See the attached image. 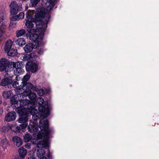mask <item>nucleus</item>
Returning <instances> with one entry per match:
<instances>
[{
	"mask_svg": "<svg viewBox=\"0 0 159 159\" xmlns=\"http://www.w3.org/2000/svg\"><path fill=\"white\" fill-rule=\"evenodd\" d=\"M34 11H30L27 12L26 13L27 20L26 21L25 25L27 26V30L30 33H32L34 30L32 29L33 27L32 22L35 23L37 30L39 31L40 29H41L42 27H44V25H46L47 26V23L50 18V15L48 14L44 18V21L42 20V19L44 17L47 12H49L43 7H39L37 8L34 18H33Z\"/></svg>",
	"mask_w": 159,
	"mask_h": 159,
	"instance_id": "nucleus-1",
	"label": "nucleus"
},
{
	"mask_svg": "<svg viewBox=\"0 0 159 159\" xmlns=\"http://www.w3.org/2000/svg\"><path fill=\"white\" fill-rule=\"evenodd\" d=\"M41 129L43 131L39 132L37 135V137L31 141L32 143L36 144L38 148H42L37 150L36 156L39 157H41L45 154L44 149L42 148L48 146L49 139L50 134L52 132V129L49 128L46 129Z\"/></svg>",
	"mask_w": 159,
	"mask_h": 159,
	"instance_id": "nucleus-2",
	"label": "nucleus"
},
{
	"mask_svg": "<svg viewBox=\"0 0 159 159\" xmlns=\"http://www.w3.org/2000/svg\"><path fill=\"white\" fill-rule=\"evenodd\" d=\"M38 101L39 105L44 103V106H40L38 107L39 111L41 112L42 116L43 117L39 121V128L40 129H47L48 128V122L46 119L49 115L50 110L48 103L44 102L43 99L41 97L38 99Z\"/></svg>",
	"mask_w": 159,
	"mask_h": 159,
	"instance_id": "nucleus-3",
	"label": "nucleus"
},
{
	"mask_svg": "<svg viewBox=\"0 0 159 159\" xmlns=\"http://www.w3.org/2000/svg\"><path fill=\"white\" fill-rule=\"evenodd\" d=\"M47 27L46 25H44V27H42L41 29H40L39 31L37 30V29H36L34 30L33 32H34L35 33L30 35V39L35 42V45H36V46L37 45H39L41 44L43 34Z\"/></svg>",
	"mask_w": 159,
	"mask_h": 159,
	"instance_id": "nucleus-4",
	"label": "nucleus"
},
{
	"mask_svg": "<svg viewBox=\"0 0 159 159\" xmlns=\"http://www.w3.org/2000/svg\"><path fill=\"white\" fill-rule=\"evenodd\" d=\"M13 70L12 65L6 59L3 58L0 61V71L5 70L6 72H9Z\"/></svg>",
	"mask_w": 159,
	"mask_h": 159,
	"instance_id": "nucleus-5",
	"label": "nucleus"
},
{
	"mask_svg": "<svg viewBox=\"0 0 159 159\" xmlns=\"http://www.w3.org/2000/svg\"><path fill=\"white\" fill-rule=\"evenodd\" d=\"M20 94L15 95L11 98V107L15 110L17 113H19L20 114H22V112L20 111L21 108L19 106V103H18V101L19 100V96Z\"/></svg>",
	"mask_w": 159,
	"mask_h": 159,
	"instance_id": "nucleus-6",
	"label": "nucleus"
},
{
	"mask_svg": "<svg viewBox=\"0 0 159 159\" xmlns=\"http://www.w3.org/2000/svg\"><path fill=\"white\" fill-rule=\"evenodd\" d=\"M10 12L11 15L16 14L19 11L22 10V5L18 4L14 1H12L10 5Z\"/></svg>",
	"mask_w": 159,
	"mask_h": 159,
	"instance_id": "nucleus-7",
	"label": "nucleus"
},
{
	"mask_svg": "<svg viewBox=\"0 0 159 159\" xmlns=\"http://www.w3.org/2000/svg\"><path fill=\"white\" fill-rule=\"evenodd\" d=\"M38 64L32 61H28L25 64L27 71L32 73H35L38 70Z\"/></svg>",
	"mask_w": 159,
	"mask_h": 159,
	"instance_id": "nucleus-8",
	"label": "nucleus"
},
{
	"mask_svg": "<svg viewBox=\"0 0 159 159\" xmlns=\"http://www.w3.org/2000/svg\"><path fill=\"white\" fill-rule=\"evenodd\" d=\"M13 76H10L9 77H6L2 79L0 83V85L1 86H7L8 88L12 87V84L13 83L12 80Z\"/></svg>",
	"mask_w": 159,
	"mask_h": 159,
	"instance_id": "nucleus-9",
	"label": "nucleus"
},
{
	"mask_svg": "<svg viewBox=\"0 0 159 159\" xmlns=\"http://www.w3.org/2000/svg\"><path fill=\"white\" fill-rule=\"evenodd\" d=\"M18 77L17 76L16 77V81L14 82L12 84V86L14 88H15L17 91L19 92L20 94H22V91L23 88H24V85L25 83L23 82H21V84L19 85V83L17 81H18Z\"/></svg>",
	"mask_w": 159,
	"mask_h": 159,
	"instance_id": "nucleus-10",
	"label": "nucleus"
},
{
	"mask_svg": "<svg viewBox=\"0 0 159 159\" xmlns=\"http://www.w3.org/2000/svg\"><path fill=\"white\" fill-rule=\"evenodd\" d=\"M20 111L22 112V114L18 113L20 116L19 119L17 120V121L19 123H22L26 122L28 120V115L26 111H25V110H20Z\"/></svg>",
	"mask_w": 159,
	"mask_h": 159,
	"instance_id": "nucleus-11",
	"label": "nucleus"
},
{
	"mask_svg": "<svg viewBox=\"0 0 159 159\" xmlns=\"http://www.w3.org/2000/svg\"><path fill=\"white\" fill-rule=\"evenodd\" d=\"M16 118V113L15 112L12 111L8 113L6 115L5 120L8 122L14 120Z\"/></svg>",
	"mask_w": 159,
	"mask_h": 159,
	"instance_id": "nucleus-12",
	"label": "nucleus"
},
{
	"mask_svg": "<svg viewBox=\"0 0 159 159\" xmlns=\"http://www.w3.org/2000/svg\"><path fill=\"white\" fill-rule=\"evenodd\" d=\"M30 124L28 126V131L31 132H34L36 134V132H38V126L34 124L32 122V120H30Z\"/></svg>",
	"mask_w": 159,
	"mask_h": 159,
	"instance_id": "nucleus-13",
	"label": "nucleus"
},
{
	"mask_svg": "<svg viewBox=\"0 0 159 159\" xmlns=\"http://www.w3.org/2000/svg\"><path fill=\"white\" fill-rule=\"evenodd\" d=\"M24 87L22 92V93L23 92V93H22V96L24 95L25 93H28V91H30V90L33 88V85L31 83H25Z\"/></svg>",
	"mask_w": 159,
	"mask_h": 159,
	"instance_id": "nucleus-14",
	"label": "nucleus"
},
{
	"mask_svg": "<svg viewBox=\"0 0 159 159\" xmlns=\"http://www.w3.org/2000/svg\"><path fill=\"white\" fill-rule=\"evenodd\" d=\"M20 103L19 106H20L21 110H25V111H26V109L25 108L24 106H26L28 105L30 102V101L27 99H23L20 100Z\"/></svg>",
	"mask_w": 159,
	"mask_h": 159,
	"instance_id": "nucleus-15",
	"label": "nucleus"
},
{
	"mask_svg": "<svg viewBox=\"0 0 159 159\" xmlns=\"http://www.w3.org/2000/svg\"><path fill=\"white\" fill-rule=\"evenodd\" d=\"M47 1L46 4L47 9L46 11H50L53 7L54 5V2L56 0H45Z\"/></svg>",
	"mask_w": 159,
	"mask_h": 159,
	"instance_id": "nucleus-16",
	"label": "nucleus"
},
{
	"mask_svg": "<svg viewBox=\"0 0 159 159\" xmlns=\"http://www.w3.org/2000/svg\"><path fill=\"white\" fill-rule=\"evenodd\" d=\"M12 141L17 147L20 146L22 144V141L21 138L16 136H14L12 138Z\"/></svg>",
	"mask_w": 159,
	"mask_h": 159,
	"instance_id": "nucleus-17",
	"label": "nucleus"
},
{
	"mask_svg": "<svg viewBox=\"0 0 159 159\" xmlns=\"http://www.w3.org/2000/svg\"><path fill=\"white\" fill-rule=\"evenodd\" d=\"M34 48V45L32 43H29L25 46L24 49L25 52L29 53L32 51Z\"/></svg>",
	"mask_w": 159,
	"mask_h": 159,
	"instance_id": "nucleus-18",
	"label": "nucleus"
},
{
	"mask_svg": "<svg viewBox=\"0 0 159 159\" xmlns=\"http://www.w3.org/2000/svg\"><path fill=\"white\" fill-rule=\"evenodd\" d=\"M12 44V42L11 40H8L6 42L4 47V50L5 52H8L11 49Z\"/></svg>",
	"mask_w": 159,
	"mask_h": 159,
	"instance_id": "nucleus-19",
	"label": "nucleus"
},
{
	"mask_svg": "<svg viewBox=\"0 0 159 159\" xmlns=\"http://www.w3.org/2000/svg\"><path fill=\"white\" fill-rule=\"evenodd\" d=\"M19 156L20 157L23 159L26 156L27 151L24 148L21 147L18 150Z\"/></svg>",
	"mask_w": 159,
	"mask_h": 159,
	"instance_id": "nucleus-20",
	"label": "nucleus"
},
{
	"mask_svg": "<svg viewBox=\"0 0 159 159\" xmlns=\"http://www.w3.org/2000/svg\"><path fill=\"white\" fill-rule=\"evenodd\" d=\"M12 65L15 68H22L24 66V64L23 62L18 61L16 62H13Z\"/></svg>",
	"mask_w": 159,
	"mask_h": 159,
	"instance_id": "nucleus-21",
	"label": "nucleus"
},
{
	"mask_svg": "<svg viewBox=\"0 0 159 159\" xmlns=\"http://www.w3.org/2000/svg\"><path fill=\"white\" fill-rule=\"evenodd\" d=\"M26 96H28L29 98L31 100H35L37 97L36 94L34 93L31 92L30 91H28V93H26Z\"/></svg>",
	"mask_w": 159,
	"mask_h": 159,
	"instance_id": "nucleus-22",
	"label": "nucleus"
},
{
	"mask_svg": "<svg viewBox=\"0 0 159 159\" xmlns=\"http://www.w3.org/2000/svg\"><path fill=\"white\" fill-rule=\"evenodd\" d=\"M12 93V92L11 91H4L2 93V95L4 98L7 99L11 96Z\"/></svg>",
	"mask_w": 159,
	"mask_h": 159,
	"instance_id": "nucleus-23",
	"label": "nucleus"
},
{
	"mask_svg": "<svg viewBox=\"0 0 159 159\" xmlns=\"http://www.w3.org/2000/svg\"><path fill=\"white\" fill-rule=\"evenodd\" d=\"M7 52L9 56L13 57L16 56L17 54V50L13 48L11 49Z\"/></svg>",
	"mask_w": 159,
	"mask_h": 159,
	"instance_id": "nucleus-24",
	"label": "nucleus"
},
{
	"mask_svg": "<svg viewBox=\"0 0 159 159\" xmlns=\"http://www.w3.org/2000/svg\"><path fill=\"white\" fill-rule=\"evenodd\" d=\"M34 56V54L31 53L29 54L25 55L23 57V61H27L29 60H30V61H31V60H32L33 59L32 56Z\"/></svg>",
	"mask_w": 159,
	"mask_h": 159,
	"instance_id": "nucleus-25",
	"label": "nucleus"
},
{
	"mask_svg": "<svg viewBox=\"0 0 159 159\" xmlns=\"http://www.w3.org/2000/svg\"><path fill=\"white\" fill-rule=\"evenodd\" d=\"M24 140L25 142L29 141L32 138V136L29 133H26L23 136Z\"/></svg>",
	"mask_w": 159,
	"mask_h": 159,
	"instance_id": "nucleus-26",
	"label": "nucleus"
},
{
	"mask_svg": "<svg viewBox=\"0 0 159 159\" xmlns=\"http://www.w3.org/2000/svg\"><path fill=\"white\" fill-rule=\"evenodd\" d=\"M16 43L20 46H22L24 45L25 43V39L23 38H20L17 39Z\"/></svg>",
	"mask_w": 159,
	"mask_h": 159,
	"instance_id": "nucleus-27",
	"label": "nucleus"
},
{
	"mask_svg": "<svg viewBox=\"0 0 159 159\" xmlns=\"http://www.w3.org/2000/svg\"><path fill=\"white\" fill-rule=\"evenodd\" d=\"M13 71L15 75H18V74H22L24 72L22 68H15Z\"/></svg>",
	"mask_w": 159,
	"mask_h": 159,
	"instance_id": "nucleus-28",
	"label": "nucleus"
},
{
	"mask_svg": "<svg viewBox=\"0 0 159 159\" xmlns=\"http://www.w3.org/2000/svg\"><path fill=\"white\" fill-rule=\"evenodd\" d=\"M25 31L24 29L20 30L16 32V36L18 37L21 36L25 34Z\"/></svg>",
	"mask_w": 159,
	"mask_h": 159,
	"instance_id": "nucleus-29",
	"label": "nucleus"
},
{
	"mask_svg": "<svg viewBox=\"0 0 159 159\" xmlns=\"http://www.w3.org/2000/svg\"><path fill=\"white\" fill-rule=\"evenodd\" d=\"M40 0H30V2L32 7H36Z\"/></svg>",
	"mask_w": 159,
	"mask_h": 159,
	"instance_id": "nucleus-30",
	"label": "nucleus"
},
{
	"mask_svg": "<svg viewBox=\"0 0 159 159\" xmlns=\"http://www.w3.org/2000/svg\"><path fill=\"white\" fill-rule=\"evenodd\" d=\"M10 127L7 126H3L0 127V131L5 133L8 131Z\"/></svg>",
	"mask_w": 159,
	"mask_h": 159,
	"instance_id": "nucleus-31",
	"label": "nucleus"
},
{
	"mask_svg": "<svg viewBox=\"0 0 159 159\" xmlns=\"http://www.w3.org/2000/svg\"><path fill=\"white\" fill-rule=\"evenodd\" d=\"M30 75L28 74H27L24 76L22 80V82H23L24 83H25V82L27 81L30 78Z\"/></svg>",
	"mask_w": 159,
	"mask_h": 159,
	"instance_id": "nucleus-32",
	"label": "nucleus"
},
{
	"mask_svg": "<svg viewBox=\"0 0 159 159\" xmlns=\"http://www.w3.org/2000/svg\"><path fill=\"white\" fill-rule=\"evenodd\" d=\"M1 143L3 145L7 146L8 144V141L6 138H5L2 140Z\"/></svg>",
	"mask_w": 159,
	"mask_h": 159,
	"instance_id": "nucleus-33",
	"label": "nucleus"
},
{
	"mask_svg": "<svg viewBox=\"0 0 159 159\" xmlns=\"http://www.w3.org/2000/svg\"><path fill=\"white\" fill-rule=\"evenodd\" d=\"M18 16V20L22 19L24 18V13L23 12H20L18 15H16Z\"/></svg>",
	"mask_w": 159,
	"mask_h": 159,
	"instance_id": "nucleus-34",
	"label": "nucleus"
},
{
	"mask_svg": "<svg viewBox=\"0 0 159 159\" xmlns=\"http://www.w3.org/2000/svg\"><path fill=\"white\" fill-rule=\"evenodd\" d=\"M37 92L39 96H42L44 93V91L43 89L39 90Z\"/></svg>",
	"mask_w": 159,
	"mask_h": 159,
	"instance_id": "nucleus-35",
	"label": "nucleus"
},
{
	"mask_svg": "<svg viewBox=\"0 0 159 159\" xmlns=\"http://www.w3.org/2000/svg\"><path fill=\"white\" fill-rule=\"evenodd\" d=\"M20 126L21 129H24L27 126L28 124L26 122L22 123Z\"/></svg>",
	"mask_w": 159,
	"mask_h": 159,
	"instance_id": "nucleus-36",
	"label": "nucleus"
},
{
	"mask_svg": "<svg viewBox=\"0 0 159 159\" xmlns=\"http://www.w3.org/2000/svg\"><path fill=\"white\" fill-rule=\"evenodd\" d=\"M18 18L17 16H13L11 18V21H16L18 20Z\"/></svg>",
	"mask_w": 159,
	"mask_h": 159,
	"instance_id": "nucleus-37",
	"label": "nucleus"
},
{
	"mask_svg": "<svg viewBox=\"0 0 159 159\" xmlns=\"http://www.w3.org/2000/svg\"><path fill=\"white\" fill-rule=\"evenodd\" d=\"M38 118V116L35 114L32 115V118L34 120H37Z\"/></svg>",
	"mask_w": 159,
	"mask_h": 159,
	"instance_id": "nucleus-38",
	"label": "nucleus"
},
{
	"mask_svg": "<svg viewBox=\"0 0 159 159\" xmlns=\"http://www.w3.org/2000/svg\"><path fill=\"white\" fill-rule=\"evenodd\" d=\"M33 91H38L39 90L37 86H35V87H33V88L32 89Z\"/></svg>",
	"mask_w": 159,
	"mask_h": 159,
	"instance_id": "nucleus-39",
	"label": "nucleus"
},
{
	"mask_svg": "<svg viewBox=\"0 0 159 159\" xmlns=\"http://www.w3.org/2000/svg\"><path fill=\"white\" fill-rule=\"evenodd\" d=\"M10 26L12 28H15L16 26V24L14 23H11L10 24Z\"/></svg>",
	"mask_w": 159,
	"mask_h": 159,
	"instance_id": "nucleus-40",
	"label": "nucleus"
},
{
	"mask_svg": "<svg viewBox=\"0 0 159 159\" xmlns=\"http://www.w3.org/2000/svg\"><path fill=\"white\" fill-rule=\"evenodd\" d=\"M38 52V53L39 54H42L43 52V49H42V48H41L40 49H39Z\"/></svg>",
	"mask_w": 159,
	"mask_h": 159,
	"instance_id": "nucleus-41",
	"label": "nucleus"
},
{
	"mask_svg": "<svg viewBox=\"0 0 159 159\" xmlns=\"http://www.w3.org/2000/svg\"><path fill=\"white\" fill-rule=\"evenodd\" d=\"M28 159H36L35 157L34 156L30 155L29 156Z\"/></svg>",
	"mask_w": 159,
	"mask_h": 159,
	"instance_id": "nucleus-42",
	"label": "nucleus"
},
{
	"mask_svg": "<svg viewBox=\"0 0 159 159\" xmlns=\"http://www.w3.org/2000/svg\"><path fill=\"white\" fill-rule=\"evenodd\" d=\"M30 144H27L25 145V147L28 149H30Z\"/></svg>",
	"mask_w": 159,
	"mask_h": 159,
	"instance_id": "nucleus-43",
	"label": "nucleus"
},
{
	"mask_svg": "<svg viewBox=\"0 0 159 159\" xmlns=\"http://www.w3.org/2000/svg\"><path fill=\"white\" fill-rule=\"evenodd\" d=\"M3 110L2 108H0V116H1Z\"/></svg>",
	"mask_w": 159,
	"mask_h": 159,
	"instance_id": "nucleus-44",
	"label": "nucleus"
},
{
	"mask_svg": "<svg viewBox=\"0 0 159 159\" xmlns=\"http://www.w3.org/2000/svg\"><path fill=\"white\" fill-rule=\"evenodd\" d=\"M0 20L2 21V22H3V21L4 20V17L3 16H2V17L1 18Z\"/></svg>",
	"mask_w": 159,
	"mask_h": 159,
	"instance_id": "nucleus-45",
	"label": "nucleus"
},
{
	"mask_svg": "<svg viewBox=\"0 0 159 159\" xmlns=\"http://www.w3.org/2000/svg\"><path fill=\"white\" fill-rule=\"evenodd\" d=\"M40 159H47V158L45 157H42Z\"/></svg>",
	"mask_w": 159,
	"mask_h": 159,
	"instance_id": "nucleus-46",
	"label": "nucleus"
},
{
	"mask_svg": "<svg viewBox=\"0 0 159 159\" xmlns=\"http://www.w3.org/2000/svg\"><path fill=\"white\" fill-rule=\"evenodd\" d=\"M15 159H21L19 157H15Z\"/></svg>",
	"mask_w": 159,
	"mask_h": 159,
	"instance_id": "nucleus-47",
	"label": "nucleus"
},
{
	"mask_svg": "<svg viewBox=\"0 0 159 159\" xmlns=\"http://www.w3.org/2000/svg\"><path fill=\"white\" fill-rule=\"evenodd\" d=\"M2 103V101L1 99H0V104H1Z\"/></svg>",
	"mask_w": 159,
	"mask_h": 159,
	"instance_id": "nucleus-48",
	"label": "nucleus"
},
{
	"mask_svg": "<svg viewBox=\"0 0 159 159\" xmlns=\"http://www.w3.org/2000/svg\"><path fill=\"white\" fill-rule=\"evenodd\" d=\"M28 9V6H27V7H25V10H27Z\"/></svg>",
	"mask_w": 159,
	"mask_h": 159,
	"instance_id": "nucleus-49",
	"label": "nucleus"
},
{
	"mask_svg": "<svg viewBox=\"0 0 159 159\" xmlns=\"http://www.w3.org/2000/svg\"><path fill=\"white\" fill-rule=\"evenodd\" d=\"M33 54L34 55V54ZM34 56H32V57H33V59L32 60H34V59H35V58H34Z\"/></svg>",
	"mask_w": 159,
	"mask_h": 159,
	"instance_id": "nucleus-50",
	"label": "nucleus"
},
{
	"mask_svg": "<svg viewBox=\"0 0 159 159\" xmlns=\"http://www.w3.org/2000/svg\"><path fill=\"white\" fill-rule=\"evenodd\" d=\"M2 34H1V33L0 32V38H1V37L2 36Z\"/></svg>",
	"mask_w": 159,
	"mask_h": 159,
	"instance_id": "nucleus-51",
	"label": "nucleus"
},
{
	"mask_svg": "<svg viewBox=\"0 0 159 159\" xmlns=\"http://www.w3.org/2000/svg\"><path fill=\"white\" fill-rule=\"evenodd\" d=\"M17 128L18 129H19L20 128V127H17Z\"/></svg>",
	"mask_w": 159,
	"mask_h": 159,
	"instance_id": "nucleus-52",
	"label": "nucleus"
},
{
	"mask_svg": "<svg viewBox=\"0 0 159 159\" xmlns=\"http://www.w3.org/2000/svg\"><path fill=\"white\" fill-rule=\"evenodd\" d=\"M32 152H33V153H34V151H32Z\"/></svg>",
	"mask_w": 159,
	"mask_h": 159,
	"instance_id": "nucleus-53",
	"label": "nucleus"
},
{
	"mask_svg": "<svg viewBox=\"0 0 159 159\" xmlns=\"http://www.w3.org/2000/svg\"><path fill=\"white\" fill-rule=\"evenodd\" d=\"M30 152H31V151H30Z\"/></svg>",
	"mask_w": 159,
	"mask_h": 159,
	"instance_id": "nucleus-54",
	"label": "nucleus"
},
{
	"mask_svg": "<svg viewBox=\"0 0 159 159\" xmlns=\"http://www.w3.org/2000/svg\"><path fill=\"white\" fill-rule=\"evenodd\" d=\"M7 75H8V74L7 73Z\"/></svg>",
	"mask_w": 159,
	"mask_h": 159,
	"instance_id": "nucleus-55",
	"label": "nucleus"
},
{
	"mask_svg": "<svg viewBox=\"0 0 159 159\" xmlns=\"http://www.w3.org/2000/svg\"><path fill=\"white\" fill-rule=\"evenodd\" d=\"M35 111H37V110H36Z\"/></svg>",
	"mask_w": 159,
	"mask_h": 159,
	"instance_id": "nucleus-56",
	"label": "nucleus"
}]
</instances>
